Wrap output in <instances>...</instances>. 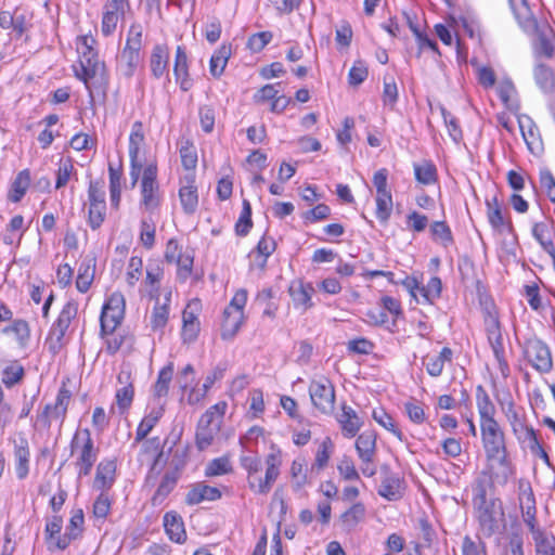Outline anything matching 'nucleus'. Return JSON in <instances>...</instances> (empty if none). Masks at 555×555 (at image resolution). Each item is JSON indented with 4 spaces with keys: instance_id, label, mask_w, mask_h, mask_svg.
I'll use <instances>...</instances> for the list:
<instances>
[{
    "instance_id": "473e14b6",
    "label": "nucleus",
    "mask_w": 555,
    "mask_h": 555,
    "mask_svg": "<svg viewBox=\"0 0 555 555\" xmlns=\"http://www.w3.org/2000/svg\"><path fill=\"white\" fill-rule=\"evenodd\" d=\"M383 469L386 470V475L382 480L378 494L388 501H397L402 496L401 481L397 476L390 474L386 466Z\"/></svg>"
},
{
    "instance_id": "774afa93",
    "label": "nucleus",
    "mask_w": 555,
    "mask_h": 555,
    "mask_svg": "<svg viewBox=\"0 0 555 555\" xmlns=\"http://www.w3.org/2000/svg\"><path fill=\"white\" fill-rule=\"evenodd\" d=\"M198 118L202 130L205 133H211L215 129L216 109L211 105H201Z\"/></svg>"
},
{
    "instance_id": "e2e57ef3",
    "label": "nucleus",
    "mask_w": 555,
    "mask_h": 555,
    "mask_svg": "<svg viewBox=\"0 0 555 555\" xmlns=\"http://www.w3.org/2000/svg\"><path fill=\"white\" fill-rule=\"evenodd\" d=\"M392 211L391 193L377 194L376 196V217L379 221L386 223Z\"/></svg>"
},
{
    "instance_id": "c85d7f7f",
    "label": "nucleus",
    "mask_w": 555,
    "mask_h": 555,
    "mask_svg": "<svg viewBox=\"0 0 555 555\" xmlns=\"http://www.w3.org/2000/svg\"><path fill=\"white\" fill-rule=\"evenodd\" d=\"M170 300H171V293L169 292L165 298L164 302L160 304L157 299L151 314V327L154 332H163L165 326L167 325V322L169 320V313H170Z\"/></svg>"
},
{
    "instance_id": "79ce46f5",
    "label": "nucleus",
    "mask_w": 555,
    "mask_h": 555,
    "mask_svg": "<svg viewBox=\"0 0 555 555\" xmlns=\"http://www.w3.org/2000/svg\"><path fill=\"white\" fill-rule=\"evenodd\" d=\"M2 333L13 335L22 347L26 346L30 338L29 324L23 319L13 320L10 325L2 328Z\"/></svg>"
},
{
    "instance_id": "9d476101",
    "label": "nucleus",
    "mask_w": 555,
    "mask_h": 555,
    "mask_svg": "<svg viewBox=\"0 0 555 555\" xmlns=\"http://www.w3.org/2000/svg\"><path fill=\"white\" fill-rule=\"evenodd\" d=\"M78 313V304L74 300L67 301L56 320L53 322L50 332H49V339L53 341V348L60 347L66 332L72 323V321L76 318Z\"/></svg>"
},
{
    "instance_id": "680f3d73",
    "label": "nucleus",
    "mask_w": 555,
    "mask_h": 555,
    "mask_svg": "<svg viewBox=\"0 0 555 555\" xmlns=\"http://www.w3.org/2000/svg\"><path fill=\"white\" fill-rule=\"evenodd\" d=\"M156 227L152 218H143L140 222V241L142 245L151 249L155 244Z\"/></svg>"
},
{
    "instance_id": "423d86ee",
    "label": "nucleus",
    "mask_w": 555,
    "mask_h": 555,
    "mask_svg": "<svg viewBox=\"0 0 555 555\" xmlns=\"http://www.w3.org/2000/svg\"><path fill=\"white\" fill-rule=\"evenodd\" d=\"M162 193L157 182V166L149 164L142 173L141 179V206L145 210L154 211L160 206Z\"/></svg>"
},
{
    "instance_id": "9b49d317",
    "label": "nucleus",
    "mask_w": 555,
    "mask_h": 555,
    "mask_svg": "<svg viewBox=\"0 0 555 555\" xmlns=\"http://www.w3.org/2000/svg\"><path fill=\"white\" fill-rule=\"evenodd\" d=\"M119 387L115 392V403L120 415L128 412L134 398V386L129 370H120L117 375Z\"/></svg>"
},
{
    "instance_id": "4c0bfd02",
    "label": "nucleus",
    "mask_w": 555,
    "mask_h": 555,
    "mask_svg": "<svg viewBox=\"0 0 555 555\" xmlns=\"http://www.w3.org/2000/svg\"><path fill=\"white\" fill-rule=\"evenodd\" d=\"M63 527V518L60 515H52L47 519L46 528H44V537L46 542L48 545V548L50 551L57 550L55 547V543L59 541V538H62V530Z\"/></svg>"
},
{
    "instance_id": "f704fd0d",
    "label": "nucleus",
    "mask_w": 555,
    "mask_h": 555,
    "mask_svg": "<svg viewBox=\"0 0 555 555\" xmlns=\"http://www.w3.org/2000/svg\"><path fill=\"white\" fill-rule=\"evenodd\" d=\"M356 450L361 461L374 460L376 450V436L372 431H364L356 440Z\"/></svg>"
},
{
    "instance_id": "39448f33",
    "label": "nucleus",
    "mask_w": 555,
    "mask_h": 555,
    "mask_svg": "<svg viewBox=\"0 0 555 555\" xmlns=\"http://www.w3.org/2000/svg\"><path fill=\"white\" fill-rule=\"evenodd\" d=\"M70 399L72 392L63 384L57 391L55 402L46 404L42 411L36 415L34 426L49 429L53 421L59 422L62 426L67 415Z\"/></svg>"
},
{
    "instance_id": "6e6552de",
    "label": "nucleus",
    "mask_w": 555,
    "mask_h": 555,
    "mask_svg": "<svg viewBox=\"0 0 555 555\" xmlns=\"http://www.w3.org/2000/svg\"><path fill=\"white\" fill-rule=\"evenodd\" d=\"M201 311L202 302L197 298L190 300L183 309L181 339L184 344H191L197 339L201 331Z\"/></svg>"
},
{
    "instance_id": "864d4df0",
    "label": "nucleus",
    "mask_w": 555,
    "mask_h": 555,
    "mask_svg": "<svg viewBox=\"0 0 555 555\" xmlns=\"http://www.w3.org/2000/svg\"><path fill=\"white\" fill-rule=\"evenodd\" d=\"M275 249V242L271 238L262 237L256 247L255 251V263L262 270L266 264L269 256Z\"/></svg>"
},
{
    "instance_id": "052dcab7",
    "label": "nucleus",
    "mask_w": 555,
    "mask_h": 555,
    "mask_svg": "<svg viewBox=\"0 0 555 555\" xmlns=\"http://www.w3.org/2000/svg\"><path fill=\"white\" fill-rule=\"evenodd\" d=\"M124 12L121 11H115L113 9L104 8L101 23V31L105 37L111 36L116 30L118 21Z\"/></svg>"
},
{
    "instance_id": "7ed1b4c3",
    "label": "nucleus",
    "mask_w": 555,
    "mask_h": 555,
    "mask_svg": "<svg viewBox=\"0 0 555 555\" xmlns=\"http://www.w3.org/2000/svg\"><path fill=\"white\" fill-rule=\"evenodd\" d=\"M96 40L91 35H82L77 38V52L79 67H75V76L81 80L91 93L92 86L106 83V68L104 62L99 60L95 50Z\"/></svg>"
},
{
    "instance_id": "dca6fc26",
    "label": "nucleus",
    "mask_w": 555,
    "mask_h": 555,
    "mask_svg": "<svg viewBox=\"0 0 555 555\" xmlns=\"http://www.w3.org/2000/svg\"><path fill=\"white\" fill-rule=\"evenodd\" d=\"M173 75L182 91H189L192 88L193 81L189 74V57L183 46H178L176 49Z\"/></svg>"
},
{
    "instance_id": "1a4fd4ad",
    "label": "nucleus",
    "mask_w": 555,
    "mask_h": 555,
    "mask_svg": "<svg viewBox=\"0 0 555 555\" xmlns=\"http://www.w3.org/2000/svg\"><path fill=\"white\" fill-rule=\"evenodd\" d=\"M280 92L281 82L266 85L254 94V102L258 105H268L270 112L280 114L291 103V98Z\"/></svg>"
},
{
    "instance_id": "49530a36",
    "label": "nucleus",
    "mask_w": 555,
    "mask_h": 555,
    "mask_svg": "<svg viewBox=\"0 0 555 555\" xmlns=\"http://www.w3.org/2000/svg\"><path fill=\"white\" fill-rule=\"evenodd\" d=\"M173 376V364L169 363L164 366L154 384V396L157 398L166 397L169 392V386Z\"/></svg>"
},
{
    "instance_id": "bf43d9fd",
    "label": "nucleus",
    "mask_w": 555,
    "mask_h": 555,
    "mask_svg": "<svg viewBox=\"0 0 555 555\" xmlns=\"http://www.w3.org/2000/svg\"><path fill=\"white\" fill-rule=\"evenodd\" d=\"M372 416L376 423L393 434L400 441L403 440L402 431L396 426L393 418L384 410H374Z\"/></svg>"
},
{
    "instance_id": "338daca9",
    "label": "nucleus",
    "mask_w": 555,
    "mask_h": 555,
    "mask_svg": "<svg viewBox=\"0 0 555 555\" xmlns=\"http://www.w3.org/2000/svg\"><path fill=\"white\" fill-rule=\"evenodd\" d=\"M112 508V499L107 492L100 491L93 503V515L95 518L105 520Z\"/></svg>"
},
{
    "instance_id": "f03ea898",
    "label": "nucleus",
    "mask_w": 555,
    "mask_h": 555,
    "mask_svg": "<svg viewBox=\"0 0 555 555\" xmlns=\"http://www.w3.org/2000/svg\"><path fill=\"white\" fill-rule=\"evenodd\" d=\"M481 440L488 464L480 473L491 475L499 486H505L514 475V468L507 457L505 436L495 420L480 423Z\"/></svg>"
},
{
    "instance_id": "4d7b16f0",
    "label": "nucleus",
    "mask_w": 555,
    "mask_h": 555,
    "mask_svg": "<svg viewBox=\"0 0 555 555\" xmlns=\"http://www.w3.org/2000/svg\"><path fill=\"white\" fill-rule=\"evenodd\" d=\"M335 444L330 437H325L318 447L314 464L319 469L327 466L328 461L334 453Z\"/></svg>"
},
{
    "instance_id": "13d9d810",
    "label": "nucleus",
    "mask_w": 555,
    "mask_h": 555,
    "mask_svg": "<svg viewBox=\"0 0 555 555\" xmlns=\"http://www.w3.org/2000/svg\"><path fill=\"white\" fill-rule=\"evenodd\" d=\"M516 89L509 79L502 80L498 86V94L504 105L509 109H518V104L514 100Z\"/></svg>"
},
{
    "instance_id": "20e7f679",
    "label": "nucleus",
    "mask_w": 555,
    "mask_h": 555,
    "mask_svg": "<svg viewBox=\"0 0 555 555\" xmlns=\"http://www.w3.org/2000/svg\"><path fill=\"white\" fill-rule=\"evenodd\" d=\"M70 454L75 456L78 478L90 475L98 460L99 450L95 448L88 428L78 429L70 440Z\"/></svg>"
},
{
    "instance_id": "c9c22d12",
    "label": "nucleus",
    "mask_w": 555,
    "mask_h": 555,
    "mask_svg": "<svg viewBox=\"0 0 555 555\" xmlns=\"http://www.w3.org/2000/svg\"><path fill=\"white\" fill-rule=\"evenodd\" d=\"M476 403L480 417V423L494 420L495 406L492 403L486 389L479 385L476 389Z\"/></svg>"
},
{
    "instance_id": "603ef678",
    "label": "nucleus",
    "mask_w": 555,
    "mask_h": 555,
    "mask_svg": "<svg viewBox=\"0 0 555 555\" xmlns=\"http://www.w3.org/2000/svg\"><path fill=\"white\" fill-rule=\"evenodd\" d=\"M537 555H555V538L544 531H535L532 535Z\"/></svg>"
},
{
    "instance_id": "412c9836",
    "label": "nucleus",
    "mask_w": 555,
    "mask_h": 555,
    "mask_svg": "<svg viewBox=\"0 0 555 555\" xmlns=\"http://www.w3.org/2000/svg\"><path fill=\"white\" fill-rule=\"evenodd\" d=\"M266 476L264 478H258L256 480H250L249 486L256 492L266 494L270 491L273 482L276 480L280 469L279 462L274 455H269L266 460Z\"/></svg>"
},
{
    "instance_id": "72a5a7b5",
    "label": "nucleus",
    "mask_w": 555,
    "mask_h": 555,
    "mask_svg": "<svg viewBox=\"0 0 555 555\" xmlns=\"http://www.w3.org/2000/svg\"><path fill=\"white\" fill-rule=\"evenodd\" d=\"M533 77L535 83L544 93H552L555 90V74L547 65L537 63L533 68Z\"/></svg>"
},
{
    "instance_id": "b1692460",
    "label": "nucleus",
    "mask_w": 555,
    "mask_h": 555,
    "mask_svg": "<svg viewBox=\"0 0 555 555\" xmlns=\"http://www.w3.org/2000/svg\"><path fill=\"white\" fill-rule=\"evenodd\" d=\"M140 452L138 460L140 463H151L152 467L156 465L163 454V443L159 437L145 438L140 441Z\"/></svg>"
},
{
    "instance_id": "6e6d98bb",
    "label": "nucleus",
    "mask_w": 555,
    "mask_h": 555,
    "mask_svg": "<svg viewBox=\"0 0 555 555\" xmlns=\"http://www.w3.org/2000/svg\"><path fill=\"white\" fill-rule=\"evenodd\" d=\"M94 279V268L89 262H81L78 268L76 287L80 293H87Z\"/></svg>"
},
{
    "instance_id": "f257e3e1",
    "label": "nucleus",
    "mask_w": 555,
    "mask_h": 555,
    "mask_svg": "<svg viewBox=\"0 0 555 555\" xmlns=\"http://www.w3.org/2000/svg\"><path fill=\"white\" fill-rule=\"evenodd\" d=\"M495 485H498V480L486 473H479L472 483V504L478 533L487 539L501 534L506 529L503 501L499 496L492 495Z\"/></svg>"
},
{
    "instance_id": "5701e85b",
    "label": "nucleus",
    "mask_w": 555,
    "mask_h": 555,
    "mask_svg": "<svg viewBox=\"0 0 555 555\" xmlns=\"http://www.w3.org/2000/svg\"><path fill=\"white\" fill-rule=\"evenodd\" d=\"M164 528L168 538L176 543L186 541V532L182 517L177 512H167L164 515Z\"/></svg>"
},
{
    "instance_id": "bb28decb",
    "label": "nucleus",
    "mask_w": 555,
    "mask_h": 555,
    "mask_svg": "<svg viewBox=\"0 0 555 555\" xmlns=\"http://www.w3.org/2000/svg\"><path fill=\"white\" fill-rule=\"evenodd\" d=\"M453 351L449 347H443L436 356H426L423 358V364L431 377H438L442 374L446 363L452 362Z\"/></svg>"
},
{
    "instance_id": "a18cd8bd",
    "label": "nucleus",
    "mask_w": 555,
    "mask_h": 555,
    "mask_svg": "<svg viewBox=\"0 0 555 555\" xmlns=\"http://www.w3.org/2000/svg\"><path fill=\"white\" fill-rule=\"evenodd\" d=\"M178 478L175 474H165L153 498V505L162 504L177 486Z\"/></svg>"
},
{
    "instance_id": "ddd939ff",
    "label": "nucleus",
    "mask_w": 555,
    "mask_h": 555,
    "mask_svg": "<svg viewBox=\"0 0 555 555\" xmlns=\"http://www.w3.org/2000/svg\"><path fill=\"white\" fill-rule=\"evenodd\" d=\"M14 468L17 479L27 478L30 470V449L26 437L21 436L13 441Z\"/></svg>"
},
{
    "instance_id": "a211bd4d",
    "label": "nucleus",
    "mask_w": 555,
    "mask_h": 555,
    "mask_svg": "<svg viewBox=\"0 0 555 555\" xmlns=\"http://www.w3.org/2000/svg\"><path fill=\"white\" fill-rule=\"evenodd\" d=\"M486 205L487 218L492 229L500 234L511 233L513 231L512 221L503 216L498 197L493 196L491 199H487Z\"/></svg>"
},
{
    "instance_id": "6ab92c4d",
    "label": "nucleus",
    "mask_w": 555,
    "mask_h": 555,
    "mask_svg": "<svg viewBox=\"0 0 555 555\" xmlns=\"http://www.w3.org/2000/svg\"><path fill=\"white\" fill-rule=\"evenodd\" d=\"M85 516L81 508L72 512L69 522L65 533L55 543V547L60 551L67 548L73 540H76L83 530Z\"/></svg>"
},
{
    "instance_id": "0eeeda50",
    "label": "nucleus",
    "mask_w": 555,
    "mask_h": 555,
    "mask_svg": "<svg viewBox=\"0 0 555 555\" xmlns=\"http://www.w3.org/2000/svg\"><path fill=\"white\" fill-rule=\"evenodd\" d=\"M525 358L541 374L553 370V357L550 347L539 338H530L525 343Z\"/></svg>"
},
{
    "instance_id": "a878e982",
    "label": "nucleus",
    "mask_w": 555,
    "mask_h": 555,
    "mask_svg": "<svg viewBox=\"0 0 555 555\" xmlns=\"http://www.w3.org/2000/svg\"><path fill=\"white\" fill-rule=\"evenodd\" d=\"M221 498V491L216 487L205 483H196L192 487L185 496L188 505H197L204 501H216Z\"/></svg>"
},
{
    "instance_id": "69168bd1",
    "label": "nucleus",
    "mask_w": 555,
    "mask_h": 555,
    "mask_svg": "<svg viewBox=\"0 0 555 555\" xmlns=\"http://www.w3.org/2000/svg\"><path fill=\"white\" fill-rule=\"evenodd\" d=\"M441 280L437 276L431 278L426 285L420 286V294L425 302L431 304L441 295Z\"/></svg>"
},
{
    "instance_id": "e433bc0d",
    "label": "nucleus",
    "mask_w": 555,
    "mask_h": 555,
    "mask_svg": "<svg viewBox=\"0 0 555 555\" xmlns=\"http://www.w3.org/2000/svg\"><path fill=\"white\" fill-rule=\"evenodd\" d=\"M310 284H305L301 280L292 281L288 292L296 308L307 309L310 300Z\"/></svg>"
},
{
    "instance_id": "2eb2a0df",
    "label": "nucleus",
    "mask_w": 555,
    "mask_h": 555,
    "mask_svg": "<svg viewBox=\"0 0 555 555\" xmlns=\"http://www.w3.org/2000/svg\"><path fill=\"white\" fill-rule=\"evenodd\" d=\"M116 461L103 459L96 466L93 488L99 491L108 492L116 480Z\"/></svg>"
},
{
    "instance_id": "f8f14e48",
    "label": "nucleus",
    "mask_w": 555,
    "mask_h": 555,
    "mask_svg": "<svg viewBox=\"0 0 555 555\" xmlns=\"http://www.w3.org/2000/svg\"><path fill=\"white\" fill-rule=\"evenodd\" d=\"M179 199L182 210L186 215H193L198 207V191L194 175H186L180 180Z\"/></svg>"
},
{
    "instance_id": "2f4dec72",
    "label": "nucleus",
    "mask_w": 555,
    "mask_h": 555,
    "mask_svg": "<svg viewBox=\"0 0 555 555\" xmlns=\"http://www.w3.org/2000/svg\"><path fill=\"white\" fill-rule=\"evenodd\" d=\"M30 182V171L28 169L20 171L10 185L8 199L12 203H20L29 189Z\"/></svg>"
},
{
    "instance_id": "09e8293b",
    "label": "nucleus",
    "mask_w": 555,
    "mask_h": 555,
    "mask_svg": "<svg viewBox=\"0 0 555 555\" xmlns=\"http://www.w3.org/2000/svg\"><path fill=\"white\" fill-rule=\"evenodd\" d=\"M518 438L522 439L524 441H528V448L531 453L539 456L545 465L552 467L550 456L540 443L537 433L533 428L526 429V436H519Z\"/></svg>"
},
{
    "instance_id": "f3484780",
    "label": "nucleus",
    "mask_w": 555,
    "mask_h": 555,
    "mask_svg": "<svg viewBox=\"0 0 555 555\" xmlns=\"http://www.w3.org/2000/svg\"><path fill=\"white\" fill-rule=\"evenodd\" d=\"M518 125L529 151L534 154L542 152L543 143L540 138L539 128L531 117L521 115L518 118Z\"/></svg>"
},
{
    "instance_id": "ea45409f",
    "label": "nucleus",
    "mask_w": 555,
    "mask_h": 555,
    "mask_svg": "<svg viewBox=\"0 0 555 555\" xmlns=\"http://www.w3.org/2000/svg\"><path fill=\"white\" fill-rule=\"evenodd\" d=\"M125 312L117 309L102 308L100 323L101 334H112L121 323Z\"/></svg>"
},
{
    "instance_id": "a19ab883",
    "label": "nucleus",
    "mask_w": 555,
    "mask_h": 555,
    "mask_svg": "<svg viewBox=\"0 0 555 555\" xmlns=\"http://www.w3.org/2000/svg\"><path fill=\"white\" fill-rule=\"evenodd\" d=\"M219 430V423L216 424H202V420L198 422L196 430V447L203 451L210 447L214 442L215 436Z\"/></svg>"
},
{
    "instance_id": "aec40b11",
    "label": "nucleus",
    "mask_w": 555,
    "mask_h": 555,
    "mask_svg": "<svg viewBox=\"0 0 555 555\" xmlns=\"http://www.w3.org/2000/svg\"><path fill=\"white\" fill-rule=\"evenodd\" d=\"M519 501L524 521L528 526L532 535L535 531H543L537 526L535 498L530 486H528L526 490L521 491Z\"/></svg>"
},
{
    "instance_id": "8fccbe9b",
    "label": "nucleus",
    "mask_w": 555,
    "mask_h": 555,
    "mask_svg": "<svg viewBox=\"0 0 555 555\" xmlns=\"http://www.w3.org/2000/svg\"><path fill=\"white\" fill-rule=\"evenodd\" d=\"M24 375L25 370L23 365L14 361L3 369L1 382L7 388H12L24 378Z\"/></svg>"
},
{
    "instance_id": "7c9ffc66",
    "label": "nucleus",
    "mask_w": 555,
    "mask_h": 555,
    "mask_svg": "<svg viewBox=\"0 0 555 555\" xmlns=\"http://www.w3.org/2000/svg\"><path fill=\"white\" fill-rule=\"evenodd\" d=\"M244 312H232L223 310V318L221 323V338L223 340L232 339L240 331L244 323Z\"/></svg>"
},
{
    "instance_id": "5fc2aeb1",
    "label": "nucleus",
    "mask_w": 555,
    "mask_h": 555,
    "mask_svg": "<svg viewBox=\"0 0 555 555\" xmlns=\"http://www.w3.org/2000/svg\"><path fill=\"white\" fill-rule=\"evenodd\" d=\"M532 235L550 256L555 254V245L550 236L546 224L535 223L532 228Z\"/></svg>"
},
{
    "instance_id": "0e129e2a",
    "label": "nucleus",
    "mask_w": 555,
    "mask_h": 555,
    "mask_svg": "<svg viewBox=\"0 0 555 555\" xmlns=\"http://www.w3.org/2000/svg\"><path fill=\"white\" fill-rule=\"evenodd\" d=\"M144 141V134L142 130V122L135 121L132 125L131 133L129 137V157L130 159L138 158L140 146Z\"/></svg>"
},
{
    "instance_id": "3c124183",
    "label": "nucleus",
    "mask_w": 555,
    "mask_h": 555,
    "mask_svg": "<svg viewBox=\"0 0 555 555\" xmlns=\"http://www.w3.org/2000/svg\"><path fill=\"white\" fill-rule=\"evenodd\" d=\"M181 163L184 169L194 170L197 165V151L193 142L183 140L179 147Z\"/></svg>"
},
{
    "instance_id": "393cba45",
    "label": "nucleus",
    "mask_w": 555,
    "mask_h": 555,
    "mask_svg": "<svg viewBox=\"0 0 555 555\" xmlns=\"http://www.w3.org/2000/svg\"><path fill=\"white\" fill-rule=\"evenodd\" d=\"M141 62V51L125 48L117 59V72L126 78L134 75L138 65Z\"/></svg>"
},
{
    "instance_id": "c756f323",
    "label": "nucleus",
    "mask_w": 555,
    "mask_h": 555,
    "mask_svg": "<svg viewBox=\"0 0 555 555\" xmlns=\"http://www.w3.org/2000/svg\"><path fill=\"white\" fill-rule=\"evenodd\" d=\"M232 55V46L222 43L211 55L209 61V73L212 77L219 78L224 73L228 61Z\"/></svg>"
},
{
    "instance_id": "37998d69",
    "label": "nucleus",
    "mask_w": 555,
    "mask_h": 555,
    "mask_svg": "<svg viewBox=\"0 0 555 555\" xmlns=\"http://www.w3.org/2000/svg\"><path fill=\"white\" fill-rule=\"evenodd\" d=\"M365 517V506L361 502L354 503L339 516L343 527L347 530L353 529Z\"/></svg>"
},
{
    "instance_id": "4468645a",
    "label": "nucleus",
    "mask_w": 555,
    "mask_h": 555,
    "mask_svg": "<svg viewBox=\"0 0 555 555\" xmlns=\"http://www.w3.org/2000/svg\"><path fill=\"white\" fill-rule=\"evenodd\" d=\"M314 408L324 414H331L335 408V390L333 384L322 377L314 388Z\"/></svg>"
},
{
    "instance_id": "c03bdc74",
    "label": "nucleus",
    "mask_w": 555,
    "mask_h": 555,
    "mask_svg": "<svg viewBox=\"0 0 555 555\" xmlns=\"http://www.w3.org/2000/svg\"><path fill=\"white\" fill-rule=\"evenodd\" d=\"M28 227L25 225L24 217L22 215H15L10 222L7 224V233L3 236V242L8 245H12L15 241H21Z\"/></svg>"
},
{
    "instance_id": "58836bf2",
    "label": "nucleus",
    "mask_w": 555,
    "mask_h": 555,
    "mask_svg": "<svg viewBox=\"0 0 555 555\" xmlns=\"http://www.w3.org/2000/svg\"><path fill=\"white\" fill-rule=\"evenodd\" d=\"M292 486L295 491H300L308 483V463L302 457L293 461L291 467Z\"/></svg>"
},
{
    "instance_id": "cd10ccee",
    "label": "nucleus",
    "mask_w": 555,
    "mask_h": 555,
    "mask_svg": "<svg viewBox=\"0 0 555 555\" xmlns=\"http://www.w3.org/2000/svg\"><path fill=\"white\" fill-rule=\"evenodd\" d=\"M337 421L341 427L343 435L347 438L354 437L362 426V422L357 412L345 404L341 408V414L338 416Z\"/></svg>"
},
{
    "instance_id": "de8ad7c7",
    "label": "nucleus",
    "mask_w": 555,
    "mask_h": 555,
    "mask_svg": "<svg viewBox=\"0 0 555 555\" xmlns=\"http://www.w3.org/2000/svg\"><path fill=\"white\" fill-rule=\"evenodd\" d=\"M414 175L416 181L424 185L434 184L437 181L436 166L428 160L414 164Z\"/></svg>"
},
{
    "instance_id": "4be33fe9",
    "label": "nucleus",
    "mask_w": 555,
    "mask_h": 555,
    "mask_svg": "<svg viewBox=\"0 0 555 555\" xmlns=\"http://www.w3.org/2000/svg\"><path fill=\"white\" fill-rule=\"evenodd\" d=\"M169 48L166 44L157 43L153 47L150 56V69L155 79L162 78L168 73Z\"/></svg>"
}]
</instances>
